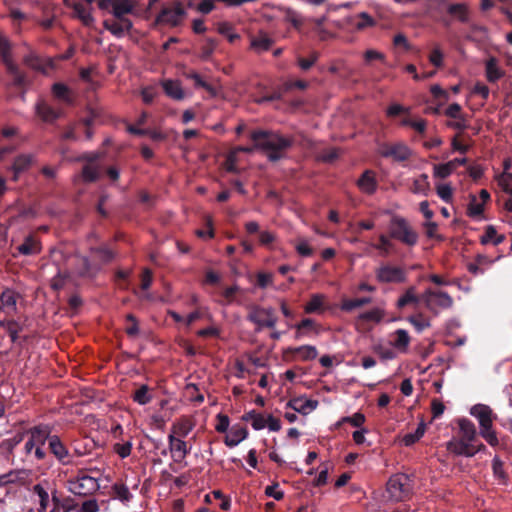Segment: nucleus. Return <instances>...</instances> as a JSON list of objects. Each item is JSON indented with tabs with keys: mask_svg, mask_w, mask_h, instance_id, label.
Segmentation results:
<instances>
[{
	"mask_svg": "<svg viewBox=\"0 0 512 512\" xmlns=\"http://www.w3.org/2000/svg\"><path fill=\"white\" fill-rule=\"evenodd\" d=\"M389 237L402 244L413 247L418 242V233L410 223L401 216H392L388 226Z\"/></svg>",
	"mask_w": 512,
	"mask_h": 512,
	"instance_id": "nucleus-1",
	"label": "nucleus"
},
{
	"mask_svg": "<svg viewBox=\"0 0 512 512\" xmlns=\"http://www.w3.org/2000/svg\"><path fill=\"white\" fill-rule=\"evenodd\" d=\"M250 137L255 142V148L263 150L285 151L294 143L292 138L283 137L280 134L265 130H255L251 133Z\"/></svg>",
	"mask_w": 512,
	"mask_h": 512,
	"instance_id": "nucleus-2",
	"label": "nucleus"
},
{
	"mask_svg": "<svg viewBox=\"0 0 512 512\" xmlns=\"http://www.w3.org/2000/svg\"><path fill=\"white\" fill-rule=\"evenodd\" d=\"M422 302L434 315H438L441 309H449L453 306V298L445 291L428 288L422 294Z\"/></svg>",
	"mask_w": 512,
	"mask_h": 512,
	"instance_id": "nucleus-3",
	"label": "nucleus"
},
{
	"mask_svg": "<svg viewBox=\"0 0 512 512\" xmlns=\"http://www.w3.org/2000/svg\"><path fill=\"white\" fill-rule=\"evenodd\" d=\"M410 478L406 474L392 475L387 482V492L394 501H404L411 495Z\"/></svg>",
	"mask_w": 512,
	"mask_h": 512,
	"instance_id": "nucleus-4",
	"label": "nucleus"
},
{
	"mask_svg": "<svg viewBox=\"0 0 512 512\" xmlns=\"http://www.w3.org/2000/svg\"><path fill=\"white\" fill-rule=\"evenodd\" d=\"M247 320L257 325V331H260L263 327L274 328L277 323L275 310L271 307L264 308L259 305L250 307Z\"/></svg>",
	"mask_w": 512,
	"mask_h": 512,
	"instance_id": "nucleus-5",
	"label": "nucleus"
},
{
	"mask_svg": "<svg viewBox=\"0 0 512 512\" xmlns=\"http://www.w3.org/2000/svg\"><path fill=\"white\" fill-rule=\"evenodd\" d=\"M376 280L381 284H401L407 280V272L399 266L382 264L375 270Z\"/></svg>",
	"mask_w": 512,
	"mask_h": 512,
	"instance_id": "nucleus-6",
	"label": "nucleus"
},
{
	"mask_svg": "<svg viewBox=\"0 0 512 512\" xmlns=\"http://www.w3.org/2000/svg\"><path fill=\"white\" fill-rule=\"evenodd\" d=\"M68 490L74 495L88 496L99 489L96 478L86 474H79L77 477L67 481Z\"/></svg>",
	"mask_w": 512,
	"mask_h": 512,
	"instance_id": "nucleus-7",
	"label": "nucleus"
},
{
	"mask_svg": "<svg viewBox=\"0 0 512 512\" xmlns=\"http://www.w3.org/2000/svg\"><path fill=\"white\" fill-rule=\"evenodd\" d=\"M185 15V10L179 1H175L172 7H163L156 17L157 24H169L177 26Z\"/></svg>",
	"mask_w": 512,
	"mask_h": 512,
	"instance_id": "nucleus-8",
	"label": "nucleus"
},
{
	"mask_svg": "<svg viewBox=\"0 0 512 512\" xmlns=\"http://www.w3.org/2000/svg\"><path fill=\"white\" fill-rule=\"evenodd\" d=\"M380 155L385 158H392L396 162H404L412 156V150L404 143L384 144L380 148Z\"/></svg>",
	"mask_w": 512,
	"mask_h": 512,
	"instance_id": "nucleus-9",
	"label": "nucleus"
},
{
	"mask_svg": "<svg viewBox=\"0 0 512 512\" xmlns=\"http://www.w3.org/2000/svg\"><path fill=\"white\" fill-rule=\"evenodd\" d=\"M48 448L60 464L70 465L73 463V454L69 452L58 435H53L50 438Z\"/></svg>",
	"mask_w": 512,
	"mask_h": 512,
	"instance_id": "nucleus-10",
	"label": "nucleus"
},
{
	"mask_svg": "<svg viewBox=\"0 0 512 512\" xmlns=\"http://www.w3.org/2000/svg\"><path fill=\"white\" fill-rule=\"evenodd\" d=\"M19 294L10 288H5L0 295V317L2 314L13 316L17 312Z\"/></svg>",
	"mask_w": 512,
	"mask_h": 512,
	"instance_id": "nucleus-11",
	"label": "nucleus"
},
{
	"mask_svg": "<svg viewBox=\"0 0 512 512\" xmlns=\"http://www.w3.org/2000/svg\"><path fill=\"white\" fill-rule=\"evenodd\" d=\"M470 414L478 420L480 430L493 427V411L489 406L476 404L470 409Z\"/></svg>",
	"mask_w": 512,
	"mask_h": 512,
	"instance_id": "nucleus-12",
	"label": "nucleus"
},
{
	"mask_svg": "<svg viewBox=\"0 0 512 512\" xmlns=\"http://www.w3.org/2000/svg\"><path fill=\"white\" fill-rule=\"evenodd\" d=\"M168 443L169 450L175 462H181L191 451L187 443L174 436V434H169Z\"/></svg>",
	"mask_w": 512,
	"mask_h": 512,
	"instance_id": "nucleus-13",
	"label": "nucleus"
},
{
	"mask_svg": "<svg viewBox=\"0 0 512 512\" xmlns=\"http://www.w3.org/2000/svg\"><path fill=\"white\" fill-rule=\"evenodd\" d=\"M51 501L53 503V509L51 512H70L76 510L78 504L71 497H61L56 489L51 490Z\"/></svg>",
	"mask_w": 512,
	"mask_h": 512,
	"instance_id": "nucleus-14",
	"label": "nucleus"
},
{
	"mask_svg": "<svg viewBox=\"0 0 512 512\" xmlns=\"http://www.w3.org/2000/svg\"><path fill=\"white\" fill-rule=\"evenodd\" d=\"M117 20H104L103 26L114 36L120 38L125 32H129L133 23L128 18H116Z\"/></svg>",
	"mask_w": 512,
	"mask_h": 512,
	"instance_id": "nucleus-15",
	"label": "nucleus"
},
{
	"mask_svg": "<svg viewBox=\"0 0 512 512\" xmlns=\"http://www.w3.org/2000/svg\"><path fill=\"white\" fill-rule=\"evenodd\" d=\"M30 435V439L34 442L36 446H43L46 441L48 444L50 443V438L53 437L51 434V427L46 424H39L28 429L25 434Z\"/></svg>",
	"mask_w": 512,
	"mask_h": 512,
	"instance_id": "nucleus-16",
	"label": "nucleus"
},
{
	"mask_svg": "<svg viewBox=\"0 0 512 512\" xmlns=\"http://www.w3.org/2000/svg\"><path fill=\"white\" fill-rule=\"evenodd\" d=\"M357 187L365 194L372 195L376 192L378 182L376 180L375 172L372 170H365L360 178L357 180Z\"/></svg>",
	"mask_w": 512,
	"mask_h": 512,
	"instance_id": "nucleus-17",
	"label": "nucleus"
},
{
	"mask_svg": "<svg viewBox=\"0 0 512 512\" xmlns=\"http://www.w3.org/2000/svg\"><path fill=\"white\" fill-rule=\"evenodd\" d=\"M74 269L80 277H92L100 269V266L93 265L87 257L76 256Z\"/></svg>",
	"mask_w": 512,
	"mask_h": 512,
	"instance_id": "nucleus-18",
	"label": "nucleus"
},
{
	"mask_svg": "<svg viewBox=\"0 0 512 512\" xmlns=\"http://www.w3.org/2000/svg\"><path fill=\"white\" fill-rule=\"evenodd\" d=\"M35 110L37 115L45 122H54L63 115L62 111L55 110L44 101H39L35 106Z\"/></svg>",
	"mask_w": 512,
	"mask_h": 512,
	"instance_id": "nucleus-19",
	"label": "nucleus"
},
{
	"mask_svg": "<svg viewBox=\"0 0 512 512\" xmlns=\"http://www.w3.org/2000/svg\"><path fill=\"white\" fill-rule=\"evenodd\" d=\"M286 406L302 415H307L309 412L317 408L318 401L311 399L303 400L302 398H294L289 400Z\"/></svg>",
	"mask_w": 512,
	"mask_h": 512,
	"instance_id": "nucleus-20",
	"label": "nucleus"
},
{
	"mask_svg": "<svg viewBox=\"0 0 512 512\" xmlns=\"http://www.w3.org/2000/svg\"><path fill=\"white\" fill-rule=\"evenodd\" d=\"M422 301V295H417V288L415 286L408 287L404 293L398 298L396 307L403 309L408 305H418Z\"/></svg>",
	"mask_w": 512,
	"mask_h": 512,
	"instance_id": "nucleus-21",
	"label": "nucleus"
},
{
	"mask_svg": "<svg viewBox=\"0 0 512 512\" xmlns=\"http://www.w3.org/2000/svg\"><path fill=\"white\" fill-rule=\"evenodd\" d=\"M248 437V430L244 426H233L229 432V434L226 435L224 439V443L228 447H235L237 446L241 441L246 439Z\"/></svg>",
	"mask_w": 512,
	"mask_h": 512,
	"instance_id": "nucleus-22",
	"label": "nucleus"
},
{
	"mask_svg": "<svg viewBox=\"0 0 512 512\" xmlns=\"http://www.w3.org/2000/svg\"><path fill=\"white\" fill-rule=\"evenodd\" d=\"M287 354L299 355L303 361L313 360L318 356V351L315 346L303 345L299 347H289L286 350Z\"/></svg>",
	"mask_w": 512,
	"mask_h": 512,
	"instance_id": "nucleus-23",
	"label": "nucleus"
},
{
	"mask_svg": "<svg viewBox=\"0 0 512 512\" xmlns=\"http://www.w3.org/2000/svg\"><path fill=\"white\" fill-rule=\"evenodd\" d=\"M273 44V39L270 38L266 33L261 32L251 39L250 46L255 52L262 53L268 51Z\"/></svg>",
	"mask_w": 512,
	"mask_h": 512,
	"instance_id": "nucleus-24",
	"label": "nucleus"
},
{
	"mask_svg": "<svg viewBox=\"0 0 512 512\" xmlns=\"http://www.w3.org/2000/svg\"><path fill=\"white\" fill-rule=\"evenodd\" d=\"M461 433V439L475 441L477 431L474 423L467 418H460L457 421Z\"/></svg>",
	"mask_w": 512,
	"mask_h": 512,
	"instance_id": "nucleus-25",
	"label": "nucleus"
},
{
	"mask_svg": "<svg viewBox=\"0 0 512 512\" xmlns=\"http://www.w3.org/2000/svg\"><path fill=\"white\" fill-rule=\"evenodd\" d=\"M91 254L94 260L98 261L101 265L108 264L115 258V253L107 246L91 248Z\"/></svg>",
	"mask_w": 512,
	"mask_h": 512,
	"instance_id": "nucleus-26",
	"label": "nucleus"
},
{
	"mask_svg": "<svg viewBox=\"0 0 512 512\" xmlns=\"http://www.w3.org/2000/svg\"><path fill=\"white\" fill-rule=\"evenodd\" d=\"M504 240L505 236L502 234H498L493 225L486 226L484 234L480 237V243L482 245L492 243L493 245L497 246L501 244Z\"/></svg>",
	"mask_w": 512,
	"mask_h": 512,
	"instance_id": "nucleus-27",
	"label": "nucleus"
},
{
	"mask_svg": "<svg viewBox=\"0 0 512 512\" xmlns=\"http://www.w3.org/2000/svg\"><path fill=\"white\" fill-rule=\"evenodd\" d=\"M0 326L6 329L12 343L18 341V333L22 331V326L16 320L0 317Z\"/></svg>",
	"mask_w": 512,
	"mask_h": 512,
	"instance_id": "nucleus-28",
	"label": "nucleus"
},
{
	"mask_svg": "<svg viewBox=\"0 0 512 512\" xmlns=\"http://www.w3.org/2000/svg\"><path fill=\"white\" fill-rule=\"evenodd\" d=\"M324 300L323 294H312L310 300L304 306V312L306 314L322 313L324 311Z\"/></svg>",
	"mask_w": 512,
	"mask_h": 512,
	"instance_id": "nucleus-29",
	"label": "nucleus"
},
{
	"mask_svg": "<svg viewBox=\"0 0 512 512\" xmlns=\"http://www.w3.org/2000/svg\"><path fill=\"white\" fill-rule=\"evenodd\" d=\"M162 87L167 96L175 100H182L184 98V91L181 84L174 80H165Z\"/></svg>",
	"mask_w": 512,
	"mask_h": 512,
	"instance_id": "nucleus-30",
	"label": "nucleus"
},
{
	"mask_svg": "<svg viewBox=\"0 0 512 512\" xmlns=\"http://www.w3.org/2000/svg\"><path fill=\"white\" fill-rule=\"evenodd\" d=\"M32 492L38 496L40 509L39 512H45L49 506L50 495L48 489L42 483H37L33 486Z\"/></svg>",
	"mask_w": 512,
	"mask_h": 512,
	"instance_id": "nucleus-31",
	"label": "nucleus"
},
{
	"mask_svg": "<svg viewBox=\"0 0 512 512\" xmlns=\"http://www.w3.org/2000/svg\"><path fill=\"white\" fill-rule=\"evenodd\" d=\"M394 336L395 338L391 341V346L402 352H406L410 343V336L408 332L404 329H397L394 332Z\"/></svg>",
	"mask_w": 512,
	"mask_h": 512,
	"instance_id": "nucleus-32",
	"label": "nucleus"
},
{
	"mask_svg": "<svg viewBox=\"0 0 512 512\" xmlns=\"http://www.w3.org/2000/svg\"><path fill=\"white\" fill-rule=\"evenodd\" d=\"M447 12L462 23H467L469 20L468 7L464 3L450 4L447 8Z\"/></svg>",
	"mask_w": 512,
	"mask_h": 512,
	"instance_id": "nucleus-33",
	"label": "nucleus"
},
{
	"mask_svg": "<svg viewBox=\"0 0 512 512\" xmlns=\"http://www.w3.org/2000/svg\"><path fill=\"white\" fill-rule=\"evenodd\" d=\"M372 302L371 297H361L355 299H343L341 302V310L345 312H351L356 308L368 305Z\"/></svg>",
	"mask_w": 512,
	"mask_h": 512,
	"instance_id": "nucleus-34",
	"label": "nucleus"
},
{
	"mask_svg": "<svg viewBox=\"0 0 512 512\" xmlns=\"http://www.w3.org/2000/svg\"><path fill=\"white\" fill-rule=\"evenodd\" d=\"M17 250L22 255H33L40 251L39 243L33 236H27L24 242L17 247Z\"/></svg>",
	"mask_w": 512,
	"mask_h": 512,
	"instance_id": "nucleus-35",
	"label": "nucleus"
},
{
	"mask_svg": "<svg viewBox=\"0 0 512 512\" xmlns=\"http://www.w3.org/2000/svg\"><path fill=\"white\" fill-rule=\"evenodd\" d=\"M112 13L115 18H126V14L133 11V4L129 0H114Z\"/></svg>",
	"mask_w": 512,
	"mask_h": 512,
	"instance_id": "nucleus-36",
	"label": "nucleus"
},
{
	"mask_svg": "<svg viewBox=\"0 0 512 512\" xmlns=\"http://www.w3.org/2000/svg\"><path fill=\"white\" fill-rule=\"evenodd\" d=\"M52 94L55 98L66 102L67 104L73 103L71 91L69 87L63 83H55L52 86Z\"/></svg>",
	"mask_w": 512,
	"mask_h": 512,
	"instance_id": "nucleus-37",
	"label": "nucleus"
},
{
	"mask_svg": "<svg viewBox=\"0 0 512 512\" xmlns=\"http://www.w3.org/2000/svg\"><path fill=\"white\" fill-rule=\"evenodd\" d=\"M446 449L455 456H466L467 441L463 439H452L446 443Z\"/></svg>",
	"mask_w": 512,
	"mask_h": 512,
	"instance_id": "nucleus-38",
	"label": "nucleus"
},
{
	"mask_svg": "<svg viewBox=\"0 0 512 512\" xmlns=\"http://www.w3.org/2000/svg\"><path fill=\"white\" fill-rule=\"evenodd\" d=\"M384 310L381 308H373L369 311L360 313L357 317L358 322H374L379 323L384 317Z\"/></svg>",
	"mask_w": 512,
	"mask_h": 512,
	"instance_id": "nucleus-39",
	"label": "nucleus"
},
{
	"mask_svg": "<svg viewBox=\"0 0 512 512\" xmlns=\"http://www.w3.org/2000/svg\"><path fill=\"white\" fill-rule=\"evenodd\" d=\"M132 399L134 402L139 405H146L152 400V395L150 394V388L143 384L141 385L132 395Z\"/></svg>",
	"mask_w": 512,
	"mask_h": 512,
	"instance_id": "nucleus-40",
	"label": "nucleus"
},
{
	"mask_svg": "<svg viewBox=\"0 0 512 512\" xmlns=\"http://www.w3.org/2000/svg\"><path fill=\"white\" fill-rule=\"evenodd\" d=\"M430 191V183L428 181V175L423 173L413 182L412 192L416 194L427 195Z\"/></svg>",
	"mask_w": 512,
	"mask_h": 512,
	"instance_id": "nucleus-41",
	"label": "nucleus"
},
{
	"mask_svg": "<svg viewBox=\"0 0 512 512\" xmlns=\"http://www.w3.org/2000/svg\"><path fill=\"white\" fill-rule=\"evenodd\" d=\"M25 436V432H18L12 438L5 439L0 444V450L2 452L11 453L14 448L20 444Z\"/></svg>",
	"mask_w": 512,
	"mask_h": 512,
	"instance_id": "nucleus-42",
	"label": "nucleus"
},
{
	"mask_svg": "<svg viewBox=\"0 0 512 512\" xmlns=\"http://www.w3.org/2000/svg\"><path fill=\"white\" fill-rule=\"evenodd\" d=\"M455 171V168L453 166V163L451 161H448L444 164H436L433 167V175L436 178L445 179L449 177L453 172Z\"/></svg>",
	"mask_w": 512,
	"mask_h": 512,
	"instance_id": "nucleus-43",
	"label": "nucleus"
},
{
	"mask_svg": "<svg viewBox=\"0 0 512 512\" xmlns=\"http://www.w3.org/2000/svg\"><path fill=\"white\" fill-rule=\"evenodd\" d=\"M112 496L122 502L129 501L132 497L128 487L123 483H115L112 486Z\"/></svg>",
	"mask_w": 512,
	"mask_h": 512,
	"instance_id": "nucleus-44",
	"label": "nucleus"
},
{
	"mask_svg": "<svg viewBox=\"0 0 512 512\" xmlns=\"http://www.w3.org/2000/svg\"><path fill=\"white\" fill-rule=\"evenodd\" d=\"M503 76L502 71L497 67L495 59H490L486 64V77L489 82H496Z\"/></svg>",
	"mask_w": 512,
	"mask_h": 512,
	"instance_id": "nucleus-45",
	"label": "nucleus"
},
{
	"mask_svg": "<svg viewBox=\"0 0 512 512\" xmlns=\"http://www.w3.org/2000/svg\"><path fill=\"white\" fill-rule=\"evenodd\" d=\"M484 212V203L479 202L476 196H471L468 207L467 215L472 218L481 216Z\"/></svg>",
	"mask_w": 512,
	"mask_h": 512,
	"instance_id": "nucleus-46",
	"label": "nucleus"
},
{
	"mask_svg": "<svg viewBox=\"0 0 512 512\" xmlns=\"http://www.w3.org/2000/svg\"><path fill=\"white\" fill-rule=\"evenodd\" d=\"M81 175L84 182H95L99 178V168L97 165L85 164L82 168Z\"/></svg>",
	"mask_w": 512,
	"mask_h": 512,
	"instance_id": "nucleus-47",
	"label": "nucleus"
},
{
	"mask_svg": "<svg viewBox=\"0 0 512 512\" xmlns=\"http://www.w3.org/2000/svg\"><path fill=\"white\" fill-rule=\"evenodd\" d=\"M23 61H24L25 65H27L28 67H30L33 70L40 71V72L46 71V67L44 66L41 58L34 53H30V54L26 55L24 57Z\"/></svg>",
	"mask_w": 512,
	"mask_h": 512,
	"instance_id": "nucleus-48",
	"label": "nucleus"
},
{
	"mask_svg": "<svg viewBox=\"0 0 512 512\" xmlns=\"http://www.w3.org/2000/svg\"><path fill=\"white\" fill-rule=\"evenodd\" d=\"M217 30L221 35L227 37L230 43H234L240 38L239 34L233 31V26L228 22L219 23Z\"/></svg>",
	"mask_w": 512,
	"mask_h": 512,
	"instance_id": "nucleus-49",
	"label": "nucleus"
},
{
	"mask_svg": "<svg viewBox=\"0 0 512 512\" xmlns=\"http://www.w3.org/2000/svg\"><path fill=\"white\" fill-rule=\"evenodd\" d=\"M373 351L382 360H392L396 357V353L391 347L385 346L381 343L375 344L373 346Z\"/></svg>",
	"mask_w": 512,
	"mask_h": 512,
	"instance_id": "nucleus-50",
	"label": "nucleus"
},
{
	"mask_svg": "<svg viewBox=\"0 0 512 512\" xmlns=\"http://www.w3.org/2000/svg\"><path fill=\"white\" fill-rule=\"evenodd\" d=\"M192 430V424L187 420L184 419L181 422L174 424L171 429L170 434L178 435L180 437H186L190 431Z\"/></svg>",
	"mask_w": 512,
	"mask_h": 512,
	"instance_id": "nucleus-51",
	"label": "nucleus"
},
{
	"mask_svg": "<svg viewBox=\"0 0 512 512\" xmlns=\"http://www.w3.org/2000/svg\"><path fill=\"white\" fill-rule=\"evenodd\" d=\"M318 59L319 53L314 51L310 54L309 58L298 56L297 65L300 67L302 71H308L314 66Z\"/></svg>",
	"mask_w": 512,
	"mask_h": 512,
	"instance_id": "nucleus-52",
	"label": "nucleus"
},
{
	"mask_svg": "<svg viewBox=\"0 0 512 512\" xmlns=\"http://www.w3.org/2000/svg\"><path fill=\"white\" fill-rule=\"evenodd\" d=\"M401 125L411 127L419 134L424 135L427 127V121L424 119L412 120L405 118L401 121Z\"/></svg>",
	"mask_w": 512,
	"mask_h": 512,
	"instance_id": "nucleus-53",
	"label": "nucleus"
},
{
	"mask_svg": "<svg viewBox=\"0 0 512 512\" xmlns=\"http://www.w3.org/2000/svg\"><path fill=\"white\" fill-rule=\"evenodd\" d=\"M503 466L504 464L501 459L498 456H495L492 460L493 474L496 478L505 483L508 480V476L505 473Z\"/></svg>",
	"mask_w": 512,
	"mask_h": 512,
	"instance_id": "nucleus-54",
	"label": "nucleus"
},
{
	"mask_svg": "<svg viewBox=\"0 0 512 512\" xmlns=\"http://www.w3.org/2000/svg\"><path fill=\"white\" fill-rule=\"evenodd\" d=\"M408 321L419 333L422 332L424 329L430 327V322L424 319V316L421 313L418 315L409 316Z\"/></svg>",
	"mask_w": 512,
	"mask_h": 512,
	"instance_id": "nucleus-55",
	"label": "nucleus"
},
{
	"mask_svg": "<svg viewBox=\"0 0 512 512\" xmlns=\"http://www.w3.org/2000/svg\"><path fill=\"white\" fill-rule=\"evenodd\" d=\"M113 450L120 458H127L132 451V442L131 440H127L124 443H115Z\"/></svg>",
	"mask_w": 512,
	"mask_h": 512,
	"instance_id": "nucleus-56",
	"label": "nucleus"
},
{
	"mask_svg": "<svg viewBox=\"0 0 512 512\" xmlns=\"http://www.w3.org/2000/svg\"><path fill=\"white\" fill-rule=\"evenodd\" d=\"M74 10L84 25L89 26L93 23V21H94L93 16L91 15L90 11L87 10L83 5L76 4L74 6Z\"/></svg>",
	"mask_w": 512,
	"mask_h": 512,
	"instance_id": "nucleus-57",
	"label": "nucleus"
},
{
	"mask_svg": "<svg viewBox=\"0 0 512 512\" xmlns=\"http://www.w3.org/2000/svg\"><path fill=\"white\" fill-rule=\"evenodd\" d=\"M217 46V41L214 39H207L206 42L201 47L200 58L203 60H208L213 54L215 48Z\"/></svg>",
	"mask_w": 512,
	"mask_h": 512,
	"instance_id": "nucleus-58",
	"label": "nucleus"
},
{
	"mask_svg": "<svg viewBox=\"0 0 512 512\" xmlns=\"http://www.w3.org/2000/svg\"><path fill=\"white\" fill-rule=\"evenodd\" d=\"M31 164V159L28 156L21 155L16 157L13 163V169L15 174L25 171Z\"/></svg>",
	"mask_w": 512,
	"mask_h": 512,
	"instance_id": "nucleus-59",
	"label": "nucleus"
},
{
	"mask_svg": "<svg viewBox=\"0 0 512 512\" xmlns=\"http://www.w3.org/2000/svg\"><path fill=\"white\" fill-rule=\"evenodd\" d=\"M358 21L355 26L358 30H363L367 27H372L375 25V20L366 12L360 13L358 16Z\"/></svg>",
	"mask_w": 512,
	"mask_h": 512,
	"instance_id": "nucleus-60",
	"label": "nucleus"
},
{
	"mask_svg": "<svg viewBox=\"0 0 512 512\" xmlns=\"http://www.w3.org/2000/svg\"><path fill=\"white\" fill-rule=\"evenodd\" d=\"M437 195L446 203H450L453 198V189L449 184L437 186Z\"/></svg>",
	"mask_w": 512,
	"mask_h": 512,
	"instance_id": "nucleus-61",
	"label": "nucleus"
},
{
	"mask_svg": "<svg viewBox=\"0 0 512 512\" xmlns=\"http://www.w3.org/2000/svg\"><path fill=\"white\" fill-rule=\"evenodd\" d=\"M480 435L485 439V441L492 447H496L499 445V440L496 435V432L492 428L481 429Z\"/></svg>",
	"mask_w": 512,
	"mask_h": 512,
	"instance_id": "nucleus-62",
	"label": "nucleus"
},
{
	"mask_svg": "<svg viewBox=\"0 0 512 512\" xmlns=\"http://www.w3.org/2000/svg\"><path fill=\"white\" fill-rule=\"evenodd\" d=\"M127 322H130V325H128L125 328V332L129 337H135L139 333V325L137 318L133 314H127L126 316Z\"/></svg>",
	"mask_w": 512,
	"mask_h": 512,
	"instance_id": "nucleus-63",
	"label": "nucleus"
},
{
	"mask_svg": "<svg viewBox=\"0 0 512 512\" xmlns=\"http://www.w3.org/2000/svg\"><path fill=\"white\" fill-rule=\"evenodd\" d=\"M391 246L392 243L390 241V237L385 234L379 235V243L374 245V247L377 250L381 251L384 255H387L389 253Z\"/></svg>",
	"mask_w": 512,
	"mask_h": 512,
	"instance_id": "nucleus-64",
	"label": "nucleus"
}]
</instances>
